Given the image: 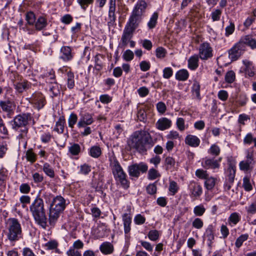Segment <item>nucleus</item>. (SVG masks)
<instances>
[{"mask_svg": "<svg viewBox=\"0 0 256 256\" xmlns=\"http://www.w3.org/2000/svg\"><path fill=\"white\" fill-rule=\"evenodd\" d=\"M130 146L140 153H144L154 145L150 134L146 131H138L132 136Z\"/></svg>", "mask_w": 256, "mask_h": 256, "instance_id": "nucleus-1", "label": "nucleus"}, {"mask_svg": "<svg viewBox=\"0 0 256 256\" xmlns=\"http://www.w3.org/2000/svg\"><path fill=\"white\" fill-rule=\"evenodd\" d=\"M30 210L36 222L42 228L47 226V218L42 198L36 197L30 206Z\"/></svg>", "mask_w": 256, "mask_h": 256, "instance_id": "nucleus-2", "label": "nucleus"}, {"mask_svg": "<svg viewBox=\"0 0 256 256\" xmlns=\"http://www.w3.org/2000/svg\"><path fill=\"white\" fill-rule=\"evenodd\" d=\"M66 200L61 196H57L52 198L49 212V221L50 224H54L64 210L66 206Z\"/></svg>", "mask_w": 256, "mask_h": 256, "instance_id": "nucleus-3", "label": "nucleus"}, {"mask_svg": "<svg viewBox=\"0 0 256 256\" xmlns=\"http://www.w3.org/2000/svg\"><path fill=\"white\" fill-rule=\"evenodd\" d=\"M8 239L15 242L22 238V228L20 222L16 218H9L6 222Z\"/></svg>", "mask_w": 256, "mask_h": 256, "instance_id": "nucleus-4", "label": "nucleus"}, {"mask_svg": "<svg viewBox=\"0 0 256 256\" xmlns=\"http://www.w3.org/2000/svg\"><path fill=\"white\" fill-rule=\"evenodd\" d=\"M110 166L115 180L118 182L124 188H127L129 186L128 182L126 179V174L120 164L115 157L110 158Z\"/></svg>", "mask_w": 256, "mask_h": 256, "instance_id": "nucleus-5", "label": "nucleus"}, {"mask_svg": "<svg viewBox=\"0 0 256 256\" xmlns=\"http://www.w3.org/2000/svg\"><path fill=\"white\" fill-rule=\"evenodd\" d=\"M245 47L240 40L228 50V58L231 61L238 60L246 52Z\"/></svg>", "mask_w": 256, "mask_h": 256, "instance_id": "nucleus-6", "label": "nucleus"}, {"mask_svg": "<svg viewBox=\"0 0 256 256\" xmlns=\"http://www.w3.org/2000/svg\"><path fill=\"white\" fill-rule=\"evenodd\" d=\"M30 102L34 107L40 110L46 104V100L44 96L41 92H36L30 98Z\"/></svg>", "mask_w": 256, "mask_h": 256, "instance_id": "nucleus-7", "label": "nucleus"}, {"mask_svg": "<svg viewBox=\"0 0 256 256\" xmlns=\"http://www.w3.org/2000/svg\"><path fill=\"white\" fill-rule=\"evenodd\" d=\"M148 169V166L144 163L135 164L128 166V170L130 176L138 178L140 172H146Z\"/></svg>", "mask_w": 256, "mask_h": 256, "instance_id": "nucleus-8", "label": "nucleus"}, {"mask_svg": "<svg viewBox=\"0 0 256 256\" xmlns=\"http://www.w3.org/2000/svg\"><path fill=\"white\" fill-rule=\"evenodd\" d=\"M31 120V116L30 114H24L16 116L14 119L13 128L15 129L17 128L26 126L28 121Z\"/></svg>", "mask_w": 256, "mask_h": 256, "instance_id": "nucleus-9", "label": "nucleus"}, {"mask_svg": "<svg viewBox=\"0 0 256 256\" xmlns=\"http://www.w3.org/2000/svg\"><path fill=\"white\" fill-rule=\"evenodd\" d=\"M80 118L77 124L79 128L85 127L86 126L92 124L94 122L93 114L88 112L80 113Z\"/></svg>", "mask_w": 256, "mask_h": 256, "instance_id": "nucleus-10", "label": "nucleus"}, {"mask_svg": "<svg viewBox=\"0 0 256 256\" xmlns=\"http://www.w3.org/2000/svg\"><path fill=\"white\" fill-rule=\"evenodd\" d=\"M84 246V244L82 241L80 240H76L67 251L66 254L68 256H82L79 250L82 249Z\"/></svg>", "mask_w": 256, "mask_h": 256, "instance_id": "nucleus-11", "label": "nucleus"}, {"mask_svg": "<svg viewBox=\"0 0 256 256\" xmlns=\"http://www.w3.org/2000/svg\"><path fill=\"white\" fill-rule=\"evenodd\" d=\"M199 55L202 60H207L212 56V48L208 43L204 42L200 45Z\"/></svg>", "mask_w": 256, "mask_h": 256, "instance_id": "nucleus-12", "label": "nucleus"}, {"mask_svg": "<svg viewBox=\"0 0 256 256\" xmlns=\"http://www.w3.org/2000/svg\"><path fill=\"white\" fill-rule=\"evenodd\" d=\"M141 20L142 18L135 15L134 13L132 12V15L129 18L128 22L125 27V28L134 32V30L138 27Z\"/></svg>", "mask_w": 256, "mask_h": 256, "instance_id": "nucleus-13", "label": "nucleus"}, {"mask_svg": "<svg viewBox=\"0 0 256 256\" xmlns=\"http://www.w3.org/2000/svg\"><path fill=\"white\" fill-rule=\"evenodd\" d=\"M14 107V102L11 100H0V112H6L8 116H10L13 114Z\"/></svg>", "mask_w": 256, "mask_h": 256, "instance_id": "nucleus-14", "label": "nucleus"}, {"mask_svg": "<svg viewBox=\"0 0 256 256\" xmlns=\"http://www.w3.org/2000/svg\"><path fill=\"white\" fill-rule=\"evenodd\" d=\"M221 160V158H218V160H215L214 158H205L204 159V162H202V166L204 168L206 169L218 168Z\"/></svg>", "mask_w": 256, "mask_h": 256, "instance_id": "nucleus-15", "label": "nucleus"}, {"mask_svg": "<svg viewBox=\"0 0 256 256\" xmlns=\"http://www.w3.org/2000/svg\"><path fill=\"white\" fill-rule=\"evenodd\" d=\"M146 7L147 4L145 1L139 0L135 6L132 12L135 15L142 18L145 12Z\"/></svg>", "mask_w": 256, "mask_h": 256, "instance_id": "nucleus-16", "label": "nucleus"}, {"mask_svg": "<svg viewBox=\"0 0 256 256\" xmlns=\"http://www.w3.org/2000/svg\"><path fill=\"white\" fill-rule=\"evenodd\" d=\"M172 124V122L170 120L166 118H160L156 124V127L160 130H164L170 128Z\"/></svg>", "mask_w": 256, "mask_h": 256, "instance_id": "nucleus-17", "label": "nucleus"}, {"mask_svg": "<svg viewBox=\"0 0 256 256\" xmlns=\"http://www.w3.org/2000/svg\"><path fill=\"white\" fill-rule=\"evenodd\" d=\"M240 42L244 44L246 50V46H249L252 49H256V40L250 35H246L242 37Z\"/></svg>", "mask_w": 256, "mask_h": 256, "instance_id": "nucleus-18", "label": "nucleus"}, {"mask_svg": "<svg viewBox=\"0 0 256 256\" xmlns=\"http://www.w3.org/2000/svg\"><path fill=\"white\" fill-rule=\"evenodd\" d=\"M72 50L70 46H63L60 48V53L62 55L60 58L65 62H68L72 60L73 54H72Z\"/></svg>", "mask_w": 256, "mask_h": 256, "instance_id": "nucleus-19", "label": "nucleus"}, {"mask_svg": "<svg viewBox=\"0 0 256 256\" xmlns=\"http://www.w3.org/2000/svg\"><path fill=\"white\" fill-rule=\"evenodd\" d=\"M122 219L124 223V232L126 237H128V234L130 231V224L132 223V216L130 214L126 213L122 214Z\"/></svg>", "mask_w": 256, "mask_h": 256, "instance_id": "nucleus-20", "label": "nucleus"}, {"mask_svg": "<svg viewBox=\"0 0 256 256\" xmlns=\"http://www.w3.org/2000/svg\"><path fill=\"white\" fill-rule=\"evenodd\" d=\"M32 84L26 80H21L16 82L14 84V88L19 93H22L31 87Z\"/></svg>", "mask_w": 256, "mask_h": 256, "instance_id": "nucleus-21", "label": "nucleus"}, {"mask_svg": "<svg viewBox=\"0 0 256 256\" xmlns=\"http://www.w3.org/2000/svg\"><path fill=\"white\" fill-rule=\"evenodd\" d=\"M255 161L254 160H248L241 161L239 164L240 170L244 171L252 170L254 167Z\"/></svg>", "mask_w": 256, "mask_h": 256, "instance_id": "nucleus-22", "label": "nucleus"}, {"mask_svg": "<svg viewBox=\"0 0 256 256\" xmlns=\"http://www.w3.org/2000/svg\"><path fill=\"white\" fill-rule=\"evenodd\" d=\"M184 141L186 144L194 148L198 147L200 142V140L196 136L192 134L186 136Z\"/></svg>", "mask_w": 256, "mask_h": 256, "instance_id": "nucleus-23", "label": "nucleus"}, {"mask_svg": "<svg viewBox=\"0 0 256 256\" xmlns=\"http://www.w3.org/2000/svg\"><path fill=\"white\" fill-rule=\"evenodd\" d=\"M189 188L192 194L194 196H198L202 194V188L200 185L194 182H190Z\"/></svg>", "mask_w": 256, "mask_h": 256, "instance_id": "nucleus-24", "label": "nucleus"}, {"mask_svg": "<svg viewBox=\"0 0 256 256\" xmlns=\"http://www.w3.org/2000/svg\"><path fill=\"white\" fill-rule=\"evenodd\" d=\"M116 6H109L108 18V25L109 28L116 24V16L115 14Z\"/></svg>", "mask_w": 256, "mask_h": 256, "instance_id": "nucleus-25", "label": "nucleus"}, {"mask_svg": "<svg viewBox=\"0 0 256 256\" xmlns=\"http://www.w3.org/2000/svg\"><path fill=\"white\" fill-rule=\"evenodd\" d=\"M204 236L207 238V240L209 242L208 246H211L212 243L213 242V240L214 238V228L212 225H209L206 228L204 234Z\"/></svg>", "mask_w": 256, "mask_h": 256, "instance_id": "nucleus-26", "label": "nucleus"}, {"mask_svg": "<svg viewBox=\"0 0 256 256\" xmlns=\"http://www.w3.org/2000/svg\"><path fill=\"white\" fill-rule=\"evenodd\" d=\"M100 252L104 254H109L113 252L114 248L113 245L110 242H103L100 246Z\"/></svg>", "mask_w": 256, "mask_h": 256, "instance_id": "nucleus-27", "label": "nucleus"}, {"mask_svg": "<svg viewBox=\"0 0 256 256\" xmlns=\"http://www.w3.org/2000/svg\"><path fill=\"white\" fill-rule=\"evenodd\" d=\"M66 120L64 116H60L58 120L56 122L54 130L58 134H62L64 132Z\"/></svg>", "mask_w": 256, "mask_h": 256, "instance_id": "nucleus-28", "label": "nucleus"}, {"mask_svg": "<svg viewBox=\"0 0 256 256\" xmlns=\"http://www.w3.org/2000/svg\"><path fill=\"white\" fill-rule=\"evenodd\" d=\"M133 32L124 28L121 38L122 45L123 46H127L128 42L132 38Z\"/></svg>", "mask_w": 256, "mask_h": 256, "instance_id": "nucleus-29", "label": "nucleus"}, {"mask_svg": "<svg viewBox=\"0 0 256 256\" xmlns=\"http://www.w3.org/2000/svg\"><path fill=\"white\" fill-rule=\"evenodd\" d=\"M34 24L36 29L37 30H41L48 25L47 20L44 16H40L36 20Z\"/></svg>", "mask_w": 256, "mask_h": 256, "instance_id": "nucleus-30", "label": "nucleus"}, {"mask_svg": "<svg viewBox=\"0 0 256 256\" xmlns=\"http://www.w3.org/2000/svg\"><path fill=\"white\" fill-rule=\"evenodd\" d=\"M198 55L190 56L188 60V67L192 70H196L198 66Z\"/></svg>", "mask_w": 256, "mask_h": 256, "instance_id": "nucleus-31", "label": "nucleus"}, {"mask_svg": "<svg viewBox=\"0 0 256 256\" xmlns=\"http://www.w3.org/2000/svg\"><path fill=\"white\" fill-rule=\"evenodd\" d=\"M189 76V73L186 70L182 69L179 70L176 74V78L180 81H185L188 80Z\"/></svg>", "mask_w": 256, "mask_h": 256, "instance_id": "nucleus-32", "label": "nucleus"}, {"mask_svg": "<svg viewBox=\"0 0 256 256\" xmlns=\"http://www.w3.org/2000/svg\"><path fill=\"white\" fill-rule=\"evenodd\" d=\"M42 170L44 174L50 178L55 176L54 171L52 166L48 162H45L42 166Z\"/></svg>", "mask_w": 256, "mask_h": 256, "instance_id": "nucleus-33", "label": "nucleus"}, {"mask_svg": "<svg viewBox=\"0 0 256 256\" xmlns=\"http://www.w3.org/2000/svg\"><path fill=\"white\" fill-rule=\"evenodd\" d=\"M158 19V13L154 12L151 16L150 20L148 22V26L150 29H152L156 27Z\"/></svg>", "mask_w": 256, "mask_h": 256, "instance_id": "nucleus-34", "label": "nucleus"}, {"mask_svg": "<svg viewBox=\"0 0 256 256\" xmlns=\"http://www.w3.org/2000/svg\"><path fill=\"white\" fill-rule=\"evenodd\" d=\"M89 153L91 156L98 158L101 155V148L97 146H93L90 148Z\"/></svg>", "mask_w": 256, "mask_h": 256, "instance_id": "nucleus-35", "label": "nucleus"}, {"mask_svg": "<svg viewBox=\"0 0 256 256\" xmlns=\"http://www.w3.org/2000/svg\"><path fill=\"white\" fill-rule=\"evenodd\" d=\"M67 86L69 89H72L74 86V74L70 71L67 72Z\"/></svg>", "mask_w": 256, "mask_h": 256, "instance_id": "nucleus-36", "label": "nucleus"}, {"mask_svg": "<svg viewBox=\"0 0 256 256\" xmlns=\"http://www.w3.org/2000/svg\"><path fill=\"white\" fill-rule=\"evenodd\" d=\"M26 158L28 162L32 164L36 160V155L33 152L32 148H30L26 152Z\"/></svg>", "mask_w": 256, "mask_h": 256, "instance_id": "nucleus-37", "label": "nucleus"}, {"mask_svg": "<svg viewBox=\"0 0 256 256\" xmlns=\"http://www.w3.org/2000/svg\"><path fill=\"white\" fill-rule=\"evenodd\" d=\"M179 186L174 181H170L168 187V191L170 196H174L178 192Z\"/></svg>", "mask_w": 256, "mask_h": 256, "instance_id": "nucleus-38", "label": "nucleus"}, {"mask_svg": "<svg viewBox=\"0 0 256 256\" xmlns=\"http://www.w3.org/2000/svg\"><path fill=\"white\" fill-rule=\"evenodd\" d=\"M50 90L52 92L54 96H57L60 94L58 84L57 82H50Z\"/></svg>", "mask_w": 256, "mask_h": 256, "instance_id": "nucleus-39", "label": "nucleus"}, {"mask_svg": "<svg viewBox=\"0 0 256 256\" xmlns=\"http://www.w3.org/2000/svg\"><path fill=\"white\" fill-rule=\"evenodd\" d=\"M68 151L73 156L78 155L80 152V146L78 144H74L68 148Z\"/></svg>", "mask_w": 256, "mask_h": 256, "instance_id": "nucleus-40", "label": "nucleus"}, {"mask_svg": "<svg viewBox=\"0 0 256 256\" xmlns=\"http://www.w3.org/2000/svg\"><path fill=\"white\" fill-rule=\"evenodd\" d=\"M192 92L197 98L200 99V84L197 82H194L192 86Z\"/></svg>", "mask_w": 256, "mask_h": 256, "instance_id": "nucleus-41", "label": "nucleus"}, {"mask_svg": "<svg viewBox=\"0 0 256 256\" xmlns=\"http://www.w3.org/2000/svg\"><path fill=\"white\" fill-rule=\"evenodd\" d=\"M205 212L206 208L202 204L196 206L194 208V213L196 216H202Z\"/></svg>", "mask_w": 256, "mask_h": 256, "instance_id": "nucleus-42", "label": "nucleus"}, {"mask_svg": "<svg viewBox=\"0 0 256 256\" xmlns=\"http://www.w3.org/2000/svg\"><path fill=\"white\" fill-rule=\"evenodd\" d=\"M228 170L229 174L228 176V178H226V181L229 183L232 184L234 179L236 170L232 166H230L228 168Z\"/></svg>", "mask_w": 256, "mask_h": 256, "instance_id": "nucleus-43", "label": "nucleus"}, {"mask_svg": "<svg viewBox=\"0 0 256 256\" xmlns=\"http://www.w3.org/2000/svg\"><path fill=\"white\" fill-rule=\"evenodd\" d=\"M248 238V234H243L240 236L236 240L235 242L236 246L238 248H240L242 243L246 240Z\"/></svg>", "mask_w": 256, "mask_h": 256, "instance_id": "nucleus-44", "label": "nucleus"}, {"mask_svg": "<svg viewBox=\"0 0 256 256\" xmlns=\"http://www.w3.org/2000/svg\"><path fill=\"white\" fill-rule=\"evenodd\" d=\"M26 20L29 25H33L36 22V16L32 12H28L26 16Z\"/></svg>", "mask_w": 256, "mask_h": 256, "instance_id": "nucleus-45", "label": "nucleus"}, {"mask_svg": "<svg viewBox=\"0 0 256 256\" xmlns=\"http://www.w3.org/2000/svg\"><path fill=\"white\" fill-rule=\"evenodd\" d=\"M216 179L214 178H206L205 181V186L208 190H212L216 184Z\"/></svg>", "mask_w": 256, "mask_h": 256, "instance_id": "nucleus-46", "label": "nucleus"}, {"mask_svg": "<svg viewBox=\"0 0 256 256\" xmlns=\"http://www.w3.org/2000/svg\"><path fill=\"white\" fill-rule=\"evenodd\" d=\"M7 179L6 172L3 169L0 170V186L4 188Z\"/></svg>", "mask_w": 256, "mask_h": 256, "instance_id": "nucleus-47", "label": "nucleus"}, {"mask_svg": "<svg viewBox=\"0 0 256 256\" xmlns=\"http://www.w3.org/2000/svg\"><path fill=\"white\" fill-rule=\"evenodd\" d=\"M208 152L214 156H216L220 153V148L218 146L214 144L211 146L208 150Z\"/></svg>", "mask_w": 256, "mask_h": 256, "instance_id": "nucleus-48", "label": "nucleus"}, {"mask_svg": "<svg viewBox=\"0 0 256 256\" xmlns=\"http://www.w3.org/2000/svg\"><path fill=\"white\" fill-rule=\"evenodd\" d=\"M77 120V115L74 113H71L68 119V124L69 127L73 128L74 125L76 123Z\"/></svg>", "mask_w": 256, "mask_h": 256, "instance_id": "nucleus-49", "label": "nucleus"}, {"mask_svg": "<svg viewBox=\"0 0 256 256\" xmlns=\"http://www.w3.org/2000/svg\"><path fill=\"white\" fill-rule=\"evenodd\" d=\"M166 54V50L162 46L158 47L156 50V55L158 58H164Z\"/></svg>", "mask_w": 256, "mask_h": 256, "instance_id": "nucleus-50", "label": "nucleus"}, {"mask_svg": "<svg viewBox=\"0 0 256 256\" xmlns=\"http://www.w3.org/2000/svg\"><path fill=\"white\" fill-rule=\"evenodd\" d=\"M91 171V166L88 164H84L80 166V173L86 175Z\"/></svg>", "mask_w": 256, "mask_h": 256, "instance_id": "nucleus-51", "label": "nucleus"}, {"mask_svg": "<svg viewBox=\"0 0 256 256\" xmlns=\"http://www.w3.org/2000/svg\"><path fill=\"white\" fill-rule=\"evenodd\" d=\"M240 216L236 212L232 213L228 218V221L234 224H236L240 220Z\"/></svg>", "mask_w": 256, "mask_h": 256, "instance_id": "nucleus-52", "label": "nucleus"}, {"mask_svg": "<svg viewBox=\"0 0 256 256\" xmlns=\"http://www.w3.org/2000/svg\"><path fill=\"white\" fill-rule=\"evenodd\" d=\"M242 186L246 191L249 192L252 190V188L249 178L246 176L244 178Z\"/></svg>", "mask_w": 256, "mask_h": 256, "instance_id": "nucleus-53", "label": "nucleus"}, {"mask_svg": "<svg viewBox=\"0 0 256 256\" xmlns=\"http://www.w3.org/2000/svg\"><path fill=\"white\" fill-rule=\"evenodd\" d=\"M166 138L168 140H180L181 136H180L178 132L176 130H171L166 136Z\"/></svg>", "mask_w": 256, "mask_h": 256, "instance_id": "nucleus-54", "label": "nucleus"}, {"mask_svg": "<svg viewBox=\"0 0 256 256\" xmlns=\"http://www.w3.org/2000/svg\"><path fill=\"white\" fill-rule=\"evenodd\" d=\"M192 226L196 229H200L204 226V222L200 218H196L193 220Z\"/></svg>", "mask_w": 256, "mask_h": 256, "instance_id": "nucleus-55", "label": "nucleus"}, {"mask_svg": "<svg viewBox=\"0 0 256 256\" xmlns=\"http://www.w3.org/2000/svg\"><path fill=\"white\" fill-rule=\"evenodd\" d=\"M235 80V74L232 70L228 71L225 76L226 81L230 84L233 82Z\"/></svg>", "mask_w": 256, "mask_h": 256, "instance_id": "nucleus-56", "label": "nucleus"}, {"mask_svg": "<svg viewBox=\"0 0 256 256\" xmlns=\"http://www.w3.org/2000/svg\"><path fill=\"white\" fill-rule=\"evenodd\" d=\"M160 176V174L158 171L154 169L151 168L149 170L148 172V178L150 180H154Z\"/></svg>", "mask_w": 256, "mask_h": 256, "instance_id": "nucleus-57", "label": "nucleus"}, {"mask_svg": "<svg viewBox=\"0 0 256 256\" xmlns=\"http://www.w3.org/2000/svg\"><path fill=\"white\" fill-rule=\"evenodd\" d=\"M134 56V54L133 52L130 50H126L122 56L124 59L128 62L132 60L133 59Z\"/></svg>", "mask_w": 256, "mask_h": 256, "instance_id": "nucleus-58", "label": "nucleus"}, {"mask_svg": "<svg viewBox=\"0 0 256 256\" xmlns=\"http://www.w3.org/2000/svg\"><path fill=\"white\" fill-rule=\"evenodd\" d=\"M148 238L152 241H156L159 238V233L157 230H151L148 234Z\"/></svg>", "mask_w": 256, "mask_h": 256, "instance_id": "nucleus-59", "label": "nucleus"}, {"mask_svg": "<svg viewBox=\"0 0 256 256\" xmlns=\"http://www.w3.org/2000/svg\"><path fill=\"white\" fill-rule=\"evenodd\" d=\"M137 117L140 121L146 122V114L145 110L144 109H140L137 113Z\"/></svg>", "mask_w": 256, "mask_h": 256, "instance_id": "nucleus-60", "label": "nucleus"}, {"mask_svg": "<svg viewBox=\"0 0 256 256\" xmlns=\"http://www.w3.org/2000/svg\"><path fill=\"white\" fill-rule=\"evenodd\" d=\"M173 74L172 69L170 67L165 68L163 70V77L164 78H170Z\"/></svg>", "mask_w": 256, "mask_h": 256, "instance_id": "nucleus-61", "label": "nucleus"}, {"mask_svg": "<svg viewBox=\"0 0 256 256\" xmlns=\"http://www.w3.org/2000/svg\"><path fill=\"white\" fill-rule=\"evenodd\" d=\"M176 124L180 131L182 132L185 130L184 120L183 118H178L176 120Z\"/></svg>", "mask_w": 256, "mask_h": 256, "instance_id": "nucleus-62", "label": "nucleus"}, {"mask_svg": "<svg viewBox=\"0 0 256 256\" xmlns=\"http://www.w3.org/2000/svg\"><path fill=\"white\" fill-rule=\"evenodd\" d=\"M32 177L35 183H40L44 180V176L42 174L38 172H34L32 174Z\"/></svg>", "mask_w": 256, "mask_h": 256, "instance_id": "nucleus-63", "label": "nucleus"}, {"mask_svg": "<svg viewBox=\"0 0 256 256\" xmlns=\"http://www.w3.org/2000/svg\"><path fill=\"white\" fill-rule=\"evenodd\" d=\"M247 212L250 214L256 213V201L252 202L248 206L246 207Z\"/></svg>", "mask_w": 256, "mask_h": 256, "instance_id": "nucleus-64", "label": "nucleus"}]
</instances>
